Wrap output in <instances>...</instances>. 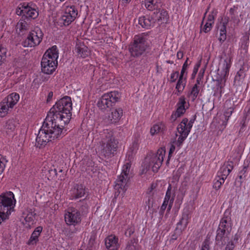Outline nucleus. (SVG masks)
<instances>
[{
    "label": "nucleus",
    "mask_w": 250,
    "mask_h": 250,
    "mask_svg": "<svg viewBox=\"0 0 250 250\" xmlns=\"http://www.w3.org/2000/svg\"><path fill=\"white\" fill-rule=\"evenodd\" d=\"M43 34L39 27H35L29 32L26 38L22 42L24 47H34L38 46L42 40Z\"/></svg>",
    "instance_id": "obj_8"
},
{
    "label": "nucleus",
    "mask_w": 250,
    "mask_h": 250,
    "mask_svg": "<svg viewBox=\"0 0 250 250\" xmlns=\"http://www.w3.org/2000/svg\"><path fill=\"white\" fill-rule=\"evenodd\" d=\"M179 192L177 196L176 203L179 204V205H181L183 203V200L187 193L186 188H184L183 187H180L179 189Z\"/></svg>",
    "instance_id": "obj_37"
},
{
    "label": "nucleus",
    "mask_w": 250,
    "mask_h": 250,
    "mask_svg": "<svg viewBox=\"0 0 250 250\" xmlns=\"http://www.w3.org/2000/svg\"><path fill=\"white\" fill-rule=\"evenodd\" d=\"M29 24L23 18L21 19L16 26V29L17 32L19 34L23 33L28 30Z\"/></svg>",
    "instance_id": "obj_30"
},
{
    "label": "nucleus",
    "mask_w": 250,
    "mask_h": 250,
    "mask_svg": "<svg viewBox=\"0 0 250 250\" xmlns=\"http://www.w3.org/2000/svg\"><path fill=\"white\" fill-rule=\"evenodd\" d=\"M120 98V94L114 91L104 94L97 103L98 106L101 109L110 107L118 101Z\"/></svg>",
    "instance_id": "obj_13"
},
{
    "label": "nucleus",
    "mask_w": 250,
    "mask_h": 250,
    "mask_svg": "<svg viewBox=\"0 0 250 250\" xmlns=\"http://www.w3.org/2000/svg\"><path fill=\"white\" fill-rule=\"evenodd\" d=\"M235 245L233 241L231 240L227 243L224 250H233Z\"/></svg>",
    "instance_id": "obj_53"
},
{
    "label": "nucleus",
    "mask_w": 250,
    "mask_h": 250,
    "mask_svg": "<svg viewBox=\"0 0 250 250\" xmlns=\"http://www.w3.org/2000/svg\"><path fill=\"white\" fill-rule=\"evenodd\" d=\"M174 197L175 193L172 191L171 185L169 184L164 200L169 202L167 211H170L171 209L174 200Z\"/></svg>",
    "instance_id": "obj_28"
},
{
    "label": "nucleus",
    "mask_w": 250,
    "mask_h": 250,
    "mask_svg": "<svg viewBox=\"0 0 250 250\" xmlns=\"http://www.w3.org/2000/svg\"><path fill=\"white\" fill-rule=\"evenodd\" d=\"M16 13L22 18L35 19L39 15L37 6L32 2H22L19 4L16 10Z\"/></svg>",
    "instance_id": "obj_6"
},
{
    "label": "nucleus",
    "mask_w": 250,
    "mask_h": 250,
    "mask_svg": "<svg viewBox=\"0 0 250 250\" xmlns=\"http://www.w3.org/2000/svg\"><path fill=\"white\" fill-rule=\"evenodd\" d=\"M225 181L223 178L216 176L213 181V188L216 190L219 189L224 183Z\"/></svg>",
    "instance_id": "obj_38"
},
{
    "label": "nucleus",
    "mask_w": 250,
    "mask_h": 250,
    "mask_svg": "<svg viewBox=\"0 0 250 250\" xmlns=\"http://www.w3.org/2000/svg\"><path fill=\"white\" fill-rule=\"evenodd\" d=\"M212 24H213L210 22L206 21L204 27L203 28V31L205 33H207L212 28Z\"/></svg>",
    "instance_id": "obj_52"
},
{
    "label": "nucleus",
    "mask_w": 250,
    "mask_h": 250,
    "mask_svg": "<svg viewBox=\"0 0 250 250\" xmlns=\"http://www.w3.org/2000/svg\"><path fill=\"white\" fill-rule=\"evenodd\" d=\"M187 81V77L180 75L175 86V94L179 96L182 94L186 85Z\"/></svg>",
    "instance_id": "obj_25"
},
{
    "label": "nucleus",
    "mask_w": 250,
    "mask_h": 250,
    "mask_svg": "<svg viewBox=\"0 0 250 250\" xmlns=\"http://www.w3.org/2000/svg\"><path fill=\"white\" fill-rule=\"evenodd\" d=\"M105 245L108 250H118L119 244L118 238L114 235H110L105 238Z\"/></svg>",
    "instance_id": "obj_20"
},
{
    "label": "nucleus",
    "mask_w": 250,
    "mask_h": 250,
    "mask_svg": "<svg viewBox=\"0 0 250 250\" xmlns=\"http://www.w3.org/2000/svg\"><path fill=\"white\" fill-rule=\"evenodd\" d=\"M167 63L171 64V63H172V62H171L170 61H167Z\"/></svg>",
    "instance_id": "obj_64"
},
{
    "label": "nucleus",
    "mask_w": 250,
    "mask_h": 250,
    "mask_svg": "<svg viewBox=\"0 0 250 250\" xmlns=\"http://www.w3.org/2000/svg\"><path fill=\"white\" fill-rule=\"evenodd\" d=\"M232 64L231 59L230 57H227L220 63V80H218V91H219V97L221 98L222 94L224 93L223 88L224 84H222V82L225 83L226 79L228 77L229 69Z\"/></svg>",
    "instance_id": "obj_9"
},
{
    "label": "nucleus",
    "mask_w": 250,
    "mask_h": 250,
    "mask_svg": "<svg viewBox=\"0 0 250 250\" xmlns=\"http://www.w3.org/2000/svg\"><path fill=\"white\" fill-rule=\"evenodd\" d=\"M179 73L178 71H173L170 75V82L174 83L177 80L178 78L179 77Z\"/></svg>",
    "instance_id": "obj_48"
},
{
    "label": "nucleus",
    "mask_w": 250,
    "mask_h": 250,
    "mask_svg": "<svg viewBox=\"0 0 250 250\" xmlns=\"http://www.w3.org/2000/svg\"><path fill=\"white\" fill-rule=\"evenodd\" d=\"M227 23L224 22L220 23V24L218 26V29L219 31V40L221 42H223L226 39V33H227Z\"/></svg>",
    "instance_id": "obj_33"
},
{
    "label": "nucleus",
    "mask_w": 250,
    "mask_h": 250,
    "mask_svg": "<svg viewBox=\"0 0 250 250\" xmlns=\"http://www.w3.org/2000/svg\"><path fill=\"white\" fill-rule=\"evenodd\" d=\"M8 161L6 160L5 157H3L2 156H0V175L3 171L5 167V164Z\"/></svg>",
    "instance_id": "obj_42"
},
{
    "label": "nucleus",
    "mask_w": 250,
    "mask_h": 250,
    "mask_svg": "<svg viewBox=\"0 0 250 250\" xmlns=\"http://www.w3.org/2000/svg\"><path fill=\"white\" fill-rule=\"evenodd\" d=\"M77 15L78 10L75 6H65L59 22L64 26H68L75 20Z\"/></svg>",
    "instance_id": "obj_14"
},
{
    "label": "nucleus",
    "mask_w": 250,
    "mask_h": 250,
    "mask_svg": "<svg viewBox=\"0 0 250 250\" xmlns=\"http://www.w3.org/2000/svg\"><path fill=\"white\" fill-rule=\"evenodd\" d=\"M20 100V95L16 92L9 94L3 100L5 102L11 109H13Z\"/></svg>",
    "instance_id": "obj_26"
},
{
    "label": "nucleus",
    "mask_w": 250,
    "mask_h": 250,
    "mask_svg": "<svg viewBox=\"0 0 250 250\" xmlns=\"http://www.w3.org/2000/svg\"><path fill=\"white\" fill-rule=\"evenodd\" d=\"M176 56L178 59H182L184 56L183 52L181 50H179L177 53Z\"/></svg>",
    "instance_id": "obj_56"
},
{
    "label": "nucleus",
    "mask_w": 250,
    "mask_h": 250,
    "mask_svg": "<svg viewBox=\"0 0 250 250\" xmlns=\"http://www.w3.org/2000/svg\"><path fill=\"white\" fill-rule=\"evenodd\" d=\"M42 229L43 228L42 226H38L35 228L31 234L39 239V237L40 236L41 233L42 231Z\"/></svg>",
    "instance_id": "obj_46"
},
{
    "label": "nucleus",
    "mask_w": 250,
    "mask_h": 250,
    "mask_svg": "<svg viewBox=\"0 0 250 250\" xmlns=\"http://www.w3.org/2000/svg\"><path fill=\"white\" fill-rule=\"evenodd\" d=\"M209 245L208 241H205L202 244V248L200 250H209Z\"/></svg>",
    "instance_id": "obj_54"
},
{
    "label": "nucleus",
    "mask_w": 250,
    "mask_h": 250,
    "mask_svg": "<svg viewBox=\"0 0 250 250\" xmlns=\"http://www.w3.org/2000/svg\"><path fill=\"white\" fill-rule=\"evenodd\" d=\"M233 168V163L232 161L228 162L220 168L217 172V176L223 178L224 180H226Z\"/></svg>",
    "instance_id": "obj_21"
},
{
    "label": "nucleus",
    "mask_w": 250,
    "mask_h": 250,
    "mask_svg": "<svg viewBox=\"0 0 250 250\" xmlns=\"http://www.w3.org/2000/svg\"><path fill=\"white\" fill-rule=\"evenodd\" d=\"M131 167L130 162H126L123 166L121 175L118 176L115 181V189L117 190L119 193H124L127 189V183L129 179V173Z\"/></svg>",
    "instance_id": "obj_10"
},
{
    "label": "nucleus",
    "mask_w": 250,
    "mask_h": 250,
    "mask_svg": "<svg viewBox=\"0 0 250 250\" xmlns=\"http://www.w3.org/2000/svg\"><path fill=\"white\" fill-rule=\"evenodd\" d=\"M139 24L144 28L150 29L154 26V21L151 16L146 15L139 18Z\"/></svg>",
    "instance_id": "obj_22"
},
{
    "label": "nucleus",
    "mask_w": 250,
    "mask_h": 250,
    "mask_svg": "<svg viewBox=\"0 0 250 250\" xmlns=\"http://www.w3.org/2000/svg\"><path fill=\"white\" fill-rule=\"evenodd\" d=\"M64 219L67 226H76L79 225L82 221L81 212L74 207H68L64 211Z\"/></svg>",
    "instance_id": "obj_12"
},
{
    "label": "nucleus",
    "mask_w": 250,
    "mask_h": 250,
    "mask_svg": "<svg viewBox=\"0 0 250 250\" xmlns=\"http://www.w3.org/2000/svg\"><path fill=\"white\" fill-rule=\"evenodd\" d=\"M123 110L121 108H116L113 109L110 114L108 116V120L111 124L118 123L123 116Z\"/></svg>",
    "instance_id": "obj_24"
},
{
    "label": "nucleus",
    "mask_w": 250,
    "mask_h": 250,
    "mask_svg": "<svg viewBox=\"0 0 250 250\" xmlns=\"http://www.w3.org/2000/svg\"><path fill=\"white\" fill-rule=\"evenodd\" d=\"M199 84V82L198 80L197 81V83H195L194 86L192 87L189 96H191L192 98V101H194L197 98L198 95L200 91V87L198 85Z\"/></svg>",
    "instance_id": "obj_35"
},
{
    "label": "nucleus",
    "mask_w": 250,
    "mask_h": 250,
    "mask_svg": "<svg viewBox=\"0 0 250 250\" xmlns=\"http://www.w3.org/2000/svg\"><path fill=\"white\" fill-rule=\"evenodd\" d=\"M165 155V147H161L156 153L149 154L146 158L148 168H151L154 172H157L162 164Z\"/></svg>",
    "instance_id": "obj_7"
},
{
    "label": "nucleus",
    "mask_w": 250,
    "mask_h": 250,
    "mask_svg": "<svg viewBox=\"0 0 250 250\" xmlns=\"http://www.w3.org/2000/svg\"><path fill=\"white\" fill-rule=\"evenodd\" d=\"M246 76V73L245 68L243 66H241L235 76L234 83L238 85H241L245 80Z\"/></svg>",
    "instance_id": "obj_29"
},
{
    "label": "nucleus",
    "mask_w": 250,
    "mask_h": 250,
    "mask_svg": "<svg viewBox=\"0 0 250 250\" xmlns=\"http://www.w3.org/2000/svg\"><path fill=\"white\" fill-rule=\"evenodd\" d=\"M145 6L149 11H157L162 6V0H145Z\"/></svg>",
    "instance_id": "obj_27"
},
{
    "label": "nucleus",
    "mask_w": 250,
    "mask_h": 250,
    "mask_svg": "<svg viewBox=\"0 0 250 250\" xmlns=\"http://www.w3.org/2000/svg\"><path fill=\"white\" fill-rule=\"evenodd\" d=\"M188 58H187L186 61L183 64L182 68L180 75H183V76H185L186 77L188 76L187 69H188L189 65L190 64V62L189 63H188Z\"/></svg>",
    "instance_id": "obj_39"
},
{
    "label": "nucleus",
    "mask_w": 250,
    "mask_h": 250,
    "mask_svg": "<svg viewBox=\"0 0 250 250\" xmlns=\"http://www.w3.org/2000/svg\"><path fill=\"white\" fill-rule=\"evenodd\" d=\"M139 148V144L136 141H134L132 142L131 145L130 146V150L131 152V154H135Z\"/></svg>",
    "instance_id": "obj_45"
},
{
    "label": "nucleus",
    "mask_w": 250,
    "mask_h": 250,
    "mask_svg": "<svg viewBox=\"0 0 250 250\" xmlns=\"http://www.w3.org/2000/svg\"><path fill=\"white\" fill-rule=\"evenodd\" d=\"M189 107V104L187 103L185 96H181L176 105V110L172 112L170 116V120L172 123L176 120L182 116Z\"/></svg>",
    "instance_id": "obj_15"
},
{
    "label": "nucleus",
    "mask_w": 250,
    "mask_h": 250,
    "mask_svg": "<svg viewBox=\"0 0 250 250\" xmlns=\"http://www.w3.org/2000/svg\"><path fill=\"white\" fill-rule=\"evenodd\" d=\"M39 241V239L34 237V235L31 234L29 239L28 240L27 244L30 246L36 245Z\"/></svg>",
    "instance_id": "obj_47"
},
{
    "label": "nucleus",
    "mask_w": 250,
    "mask_h": 250,
    "mask_svg": "<svg viewBox=\"0 0 250 250\" xmlns=\"http://www.w3.org/2000/svg\"><path fill=\"white\" fill-rule=\"evenodd\" d=\"M76 55L79 58H85L89 56L90 51L87 46L83 42H77L75 47Z\"/></svg>",
    "instance_id": "obj_19"
},
{
    "label": "nucleus",
    "mask_w": 250,
    "mask_h": 250,
    "mask_svg": "<svg viewBox=\"0 0 250 250\" xmlns=\"http://www.w3.org/2000/svg\"><path fill=\"white\" fill-rule=\"evenodd\" d=\"M156 184L154 183H152L150 187L147 189V194L150 196H152L153 195V191L156 188Z\"/></svg>",
    "instance_id": "obj_50"
},
{
    "label": "nucleus",
    "mask_w": 250,
    "mask_h": 250,
    "mask_svg": "<svg viewBox=\"0 0 250 250\" xmlns=\"http://www.w3.org/2000/svg\"><path fill=\"white\" fill-rule=\"evenodd\" d=\"M7 49L0 45V65L2 64L6 57Z\"/></svg>",
    "instance_id": "obj_40"
},
{
    "label": "nucleus",
    "mask_w": 250,
    "mask_h": 250,
    "mask_svg": "<svg viewBox=\"0 0 250 250\" xmlns=\"http://www.w3.org/2000/svg\"><path fill=\"white\" fill-rule=\"evenodd\" d=\"M188 122V119L185 118L183 119L176 127V136L177 137V140L176 141V144L179 149L182 147L184 142L187 139L191 130L186 124Z\"/></svg>",
    "instance_id": "obj_11"
},
{
    "label": "nucleus",
    "mask_w": 250,
    "mask_h": 250,
    "mask_svg": "<svg viewBox=\"0 0 250 250\" xmlns=\"http://www.w3.org/2000/svg\"><path fill=\"white\" fill-rule=\"evenodd\" d=\"M10 109L11 108L8 104L2 100L0 103V116L1 117L5 116Z\"/></svg>",
    "instance_id": "obj_36"
},
{
    "label": "nucleus",
    "mask_w": 250,
    "mask_h": 250,
    "mask_svg": "<svg viewBox=\"0 0 250 250\" xmlns=\"http://www.w3.org/2000/svg\"><path fill=\"white\" fill-rule=\"evenodd\" d=\"M230 234V232H227L225 229L218 227L215 237L216 244L221 246H224L229 241Z\"/></svg>",
    "instance_id": "obj_16"
},
{
    "label": "nucleus",
    "mask_w": 250,
    "mask_h": 250,
    "mask_svg": "<svg viewBox=\"0 0 250 250\" xmlns=\"http://www.w3.org/2000/svg\"><path fill=\"white\" fill-rule=\"evenodd\" d=\"M133 232L134 231L131 229H128L125 232V234L127 235V234L128 233V236H130L133 233Z\"/></svg>",
    "instance_id": "obj_59"
},
{
    "label": "nucleus",
    "mask_w": 250,
    "mask_h": 250,
    "mask_svg": "<svg viewBox=\"0 0 250 250\" xmlns=\"http://www.w3.org/2000/svg\"><path fill=\"white\" fill-rule=\"evenodd\" d=\"M148 39L149 35L147 33L135 35L128 46L131 56L138 58L143 55L149 46Z\"/></svg>",
    "instance_id": "obj_4"
},
{
    "label": "nucleus",
    "mask_w": 250,
    "mask_h": 250,
    "mask_svg": "<svg viewBox=\"0 0 250 250\" xmlns=\"http://www.w3.org/2000/svg\"><path fill=\"white\" fill-rule=\"evenodd\" d=\"M86 189L82 184H76L70 190V199L71 200L82 198L86 194Z\"/></svg>",
    "instance_id": "obj_17"
},
{
    "label": "nucleus",
    "mask_w": 250,
    "mask_h": 250,
    "mask_svg": "<svg viewBox=\"0 0 250 250\" xmlns=\"http://www.w3.org/2000/svg\"><path fill=\"white\" fill-rule=\"evenodd\" d=\"M233 111H234V107L232 106L228 108L225 111V112L224 113V115L225 116L226 120H227V121L229 120L232 113L233 112Z\"/></svg>",
    "instance_id": "obj_43"
},
{
    "label": "nucleus",
    "mask_w": 250,
    "mask_h": 250,
    "mask_svg": "<svg viewBox=\"0 0 250 250\" xmlns=\"http://www.w3.org/2000/svg\"><path fill=\"white\" fill-rule=\"evenodd\" d=\"M166 129V126L163 123H158L154 125L150 128V134L152 135L159 133L163 132Z\"/></svg>",
    "instance_id": "obj_31"
},
{
    "label": "nucleus",
    "mask_w": 250,
    "mask_h": 250,
    "mask_svg": "<svg viewBox=\"0 0 250 250\" xmlns=\"http://www.w3.org/2000/svg\"><path fill=\"white\" fill-rule=\"evenodd\" d=\"M195 119H191L190 121L188 120V122L186 124L191 129L193 123L194 122Z\"/></svg>",
    "instance_id": "obj_57"
},
{
    "label": "nucleus",
    "mask_w": 250,
    "mask_h": 250,
    "mask_svg": "<svg viewBox=\"0 0 250 250\" xmlns=\"http://www.w3.org/2000/svg\"><path fill=\"white\" fill-rule=\"evenodd\" d=\"M218 95V92H215L214 93V96H217Z\"/></svg>",
    "instance_id": "obj_63"
},
{
    "label": "nucleus",
    "mask_w": 250,
    "mask_h": 250,
    "mask_svg": "<svg viewBox=\"0 0 250 250\" xmlns=\"http://www.w3.org/2000/svg\"><path fill=\"white\" fill-rule=\"evenodd\" d=\"M119 2L124 5H126L129 3L131 0H119Z\"/></svg>",
    "instance_id": "obj_60"
},
{
    "label": "nucleus",
    "mask_w": 250,
    "mask_h": 250,
    "mask_svg": "<svg viewBox=\"0 0 250 250\" xmlns=\"http://www.w3.org/2000/svg\"><path fill=\"white\" fill-rule=\"evenodd\" d=\"M94 139L100 140L98 152L100 155L104 158L110 156L117 150V145L111 130L104 129L97 132L94 135Z\"/></svg>",
    "instance_id": "obj_2"
},
{
    "label": "nucleus",
    "mask_w": 250,
    "mask_h": 250,
    "mask_svg": "<svg viewBox=\"0 0 250 250\" xmlns=\"http://www.w3.org/2000/svg\"><path fill=\"white\" fill-rule=\"evenodd\" d=\"M169 202H167L165 200H164V202L160 208V210H159V213L160 215H162L164 213V212L167 207V206H168Z\"/></svg>",
    "instance_id": "obj_49"
},
{
    "label": "nucleus",
    "mask_w": 250,
    "mask_h": 250,
    "mask_svg": "<svg viewBox=\"0 0 250 250\" xmlns=\"http://www.w3.org/2000/svg\"><path fill=\"white\" fill-rule=\"evenodd\" d=\"M59 50L56 45H53L46 50L42 61V71L46 74H51L56 70L58 65Z\"/></svg>",
    "instance_id": "obj_3"
},
{
    "label": "nucleus",
    "mask_w": 250,
    "mask_h": 250,
    "mask_svg": "<svg viewBox=\"0 0 250 250\" xmlns=\"http://www.w3.org/2000/svg\"><path fill=\"white\" fill-rule=\"evenodd\" d=\"M219 227L223 228L227 230V232H231L232 230V223L229 215H226V212L224 216L221 218L219 225Z\"/></svg>",
    "instance_id": "obj_23"
},
{
    "label": "nucleus",
    "mask_w": 250,
    "mask_h": 250,
    "mask_svg": "<svg viewBox=\"0 0 250 250\" xmlns=\"http://www.w3.org/2000/svg\"><path fill=\"white\" fill-rule=\"evenodd\" d=\"M214 21V16L212 14H209L208 17L207 21L210 22L212 24H213Z\"/></svg>",
    "instance_id": "obj_55"
},
{
    "label": "nucleus",
    "mask_w": 250,
    "mask_h": 250,
    "mask_svg": "<svg viewBox=\"0 0 250 250\" xmlns=\"http://www.w3.org/2000/svg\"><path fill=\"white\" fill-rule=\"evenodd\" d=\"M24 220L28 227L32 225L35 221L36 213L34 212H28L26 214L23 213Z\"/></svg>",
    "instance_id": "obj_34"
},
{
    "label": "nucleus",
    "mask_w": 250,
    "mask_h": 250,
    "mask_svg": "<svg viewBox=\"0 0 250 250\" xmlns=\"http://www.w3.org/2000/svg\"><path fill=\"white\" fill-rule=\"evenodd\" d=\"M200 65H201V61L198 62L195 64L194 68H193L192 74V77H194L196 76V75L197 74V73L198 71V69H199V67H200Z\"/></svg>",
    "instance_id": "obj_51"
},
{
    "label": "nucleus",
    "mask_w": 250,
    "mask_h": 250,
    "mask_svg": "<svg viewBox=\"0 0 250 250\" xmlns=\"http://www.w3.org/2000/svg\"><path fill=\"white\" fill-rule=\"evenodd\" d=\"M72 103L71 98L65 96L58 100L51 108L38 131L35 146L40 149L48 143L62 138L71 118Z\"/></svg>",
    "instance_id": "obj_1"
},
{
    "label": "nucleus",
    "mask_w": 250,
    "mask_h": 250,
    "mask_svg": "<svg viewBox=\"0 0 250 250\" xmlns=\"http://www.w3.org/2000/svg\"><path fill=\"white\" fill-rule=\"evenodd\" d=\"M151 16L154 23L157 22L158 24L167 22L169 18L167 12L166 10L160 9V8L154 12Z\"/></svg>",
    "instance_id": "obj_18"
},
{
    "label": "nucleus",
    "mask_w": 250,
    "mask_h": 250,
    "mask_svg": "<svg viewBox=\"0 0 250 250\" xmlns=\"http://www.w3.org/2000/svg\"><path fill=\"white\" fill-rule=\"evenodd\" d=\"M15 122L13 120H9L6 123V128L11 131L14 130L15 128Z\"/></svg>",
    "instance_id": "obj_44"
},
{
    "label": "nucleus",
    "mask_w": 250,
    "mask_h": 250,
    "mask_svg": "<svg viewBox=\"0 0 250 250\" xmlns=\"http://www.w3.org/2000/svg\"><path fill=\"white\" fill-rule=\"evenodd\" d=\"M16 204L13 192L9 191L0 195V224L14 211Z\"/></svg>",
    "instance_id": "obj_5"
},
{
    "label": "nucleus",
    "mask_w": 250,
    "mask_h": 250,
    "mask_svg": "<svg viewBox=\"0 0 250 250\" xmlns=\"http://www.w3.org/2000/svg\"><path fill=\"white\" fill-rule=\"evenodd\" d=\"M228 121H227L226 120L223 122L222 126H223V129L226 127L228 124Z\"/></svg>",
    "instance_id": "obj_61"
},
{
    "label": "nucleus",
    "mask_w": 250,
    "mask_h": 250,
    "mask_svg": "<svg viewBox=\"0 0 250 250\" xmlns=\"http://www.w3.org/2000/svg\"><path fill=\"white\" fill-rule=\"evenodd\" d=\"M238 240V236L236 234V235H235V236H234V237L233 240H234V241H237Z\"/></svg>",
    "instance_id": "obj_62"
},
{
    "label": "nucleus",
    "mask_w": 250,
    "mask_h": 250,
    "mask_svg": "<svg viewBox=\"0 0 250 250\" xmlns=\"http://www.w3.org/2000/svg\"><path fill=\"white\" fill-rule=\"evenodd\" d=\"M53 96V92L51 91V92H49V93L47 95V102H49L52 99Z\"/></svg>",
    "instance_id": "obj_58"
},
{
    "label": "nucleus",
    "mask_w": 250,
    "mask_h": 250,
    "mask_svg": "<svg viewBox=\"0 0 250 250\" xmlns=\"http://www.w3.org/2000/svg\"><path fill=\"white\" fill-rule=\"evenodd\" d=\"M189 219V215L188 213H183L182 214V217L179 222L177 224L178 227L180 228V229L181 231H184L187 227V226L188 224V220Z\"/></svg>",
    "instance_id": "obj_32"
},
{
    "label": "nucleus",
    "mask_w": 250,
    "mask_h": 250,
    "mask_svg": "<svg viewBox=\"0 0 250 250\" xmlns=\"http://www.w3.org/2000/svg\"><path fill=\"white\" fill-rule=\"evenodd\" d=\"M175 145H176V141L173 142L172 143V144H171L170 146V148H169V152H168V157H167V164H169L170 158L175 150Z\"/></svg>",
    "instance_id": "obj_41"
}]
</instances>
